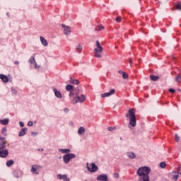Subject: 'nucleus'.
Masks as SVG:
<instances>
[{
  "mask_svg": "<svg viewBox=\"0 0 181 181\" xmlns=\"http://www.w3.org/2000/svg\"><path fill=\"white\" fill-rule=\"evenodd\" d=\"M54 95L57 98H62V95L61 92L57 91L56 88L54 89Z\"/></svg>",
  "mask_w": 181,
  "mask_h": 181,
  "instance_id": "19",
  "label": "nucleus"
},
{
  "mask_svg": "<svg viewBox=\"0 0 181 181\" xmlns=\"http://www.w3.org/2000/svg\"><path fill=\"white\" fill-rule=\"evenodd\" d=\"M0 79L4 82V83H7L8 81V78L4 74H0Z\"/></svg>",
  "mask_w": 181,
  "mask_h": 181,
  "instance_id": "17",
  "label": "nucleus"
},
{
  "mask_svg": "<svg viewBox=\"0 0 181 181\" xmlns=\"http://www.w3.org/2000/svg\"><path fill=\"white\" fill-rule=\"evenodd\" d=\"M104 30V26L102 25H98L96 26L95 30L100 31Z\"/></svg>",
  "mask_w": 181,
  "mask_h": 181,
  "instance_id": "27",
  "label": "nucleus"
},
{
  "mask_svg": "<svg viewBox=\"0 0 181 181\" xmlns=\"http://www.w3.org/2000/svg\"><path fill=\"white\" fill-rule=\"evenodd\" d=\"M127 156L130 158V159H134L136 158V155L132 153V152H129L127 153Z\"/></svg>",
  "mask_w": 181,
  "mask_h": 181,
  "instance_id": "24",
  "label": "nucleus"
},
{
  "mask_svg": "<svg viewBox=\"0 0 181 181\" xmlns=\"http://www.w3.org/2000/svg\"><path fill=\"white\" fill-rule=\"evenodd\" d=\"M40 169H42L41 165H34L32 166L31 172L35 175H38L39 174L38 170Z\"/></svg>",
  "mask_w": 181,
  "mask_h": 181,
  "instance_id": "8",
  "label": "nucleus"
},
{
  "mask_svg": "<svg viewBox=\"0 0 181 181\" xmlns=\"http://www.w3.org/2000/svg\"><path fill=\"white\" fill-rule=\"evenodd\" d=\"M150 78H151V79L153 81H158V79H159V77L156 76H153V75H151Z\"/></svg>",
  "mask_w": 181,
  "mask_h": 181,
  "instance_id": "28",
  "label": "nucleus"
},
{
  "mask_svg": "<svg viewBox=\"0 0 181 181\" xmlns=\"http://www.w3.org/2000/svg\"><path fill=\"white\" fill-rule=\"evenodd\" d=\"M13 164H14V161L13 160H9L6 162V166L8 168L13 165Z\"/></svg>",
  "mask_w": 181,
  "mask_h": 181,
  "instance_id": "26",
  "label": "nucleus"
},
{
  "mask_svg": "<svg viewBox=\"0 0 181 181\" xmlns=\"http://www.w3.org/2000/svg\"><path fill=\"white\" fill-rule=\"evenodd\" d=\"M34 66H35V69H38V68H39V66H37V62H35V63H34Z\"/></svg>",
  "mask_w": 181,
  "mask_h": 181,
  "instance_id": "44",
  "label": "nucleus"
},
{
  "mask_svg": "<svg viewBox=\"0 0 181 181\" xmlns=\"http://www.w3.org/2000/svg\"><path fill=\"white\" fill-rule=\"evenodd\" d=\"M150 172L151 169L148 167L139 168L136 172L137 175L139 176L138 181H150L148 175Z\"/></svg>",
  "mask_w": 181,
  "mask_h": 181,
  "instance_id": "1",
  "label": "nucleus"
},
{
  "mask_svg": "<svg viewBox=\"0 0 181 181\" xmlns=\"http://www.w3.org/2000/svg\"><path fill=\"white\" fill-rule=\"evenodd\" d=\"M82 50H83V46L81 45H78V46L76 47V51L78 52V53H81Z\"/></svg>",
  "mask_w": 181,
  "mask_h": 181,
  "instance_id": "25",
  "label": "nucleus"
},
{
  "mask_svg": "<svg viewBox=\"0 0 181 181\" xmlns=\"http://www.w3.org/2000/svg\"><path fill=\"white\" fill-rule=\"evenodd\" d=\"M175 81L176 82L180 83V82L181 81V76H180V75H178V76L175 78Z\"/></svg>",
  "mask_w": 181,
  "mask_h": 181,
  "instance_id": "33",
  "label": "nucleus"
},
{
  "mask_svg": "<svg viewBox=\"0 0 181 181\" xmlns=\"http://www.w3.org/2000/svg\"><path fill=\"white\" fill-rule=\"evenodd\" d=\"M114 129H116V127H107V130L109 132H112Z\"/></svg>",
  "mask_w": 181,
  "mask_h": 181,
  "instance_id": "35",
  "label": "nucleus"
},
{
  "mask_svg": "<svg viewBox=\"0 0 181 181\" xmlns=\"http://www.w3.org/2000/svg\"><path fill=\"white\" fill-rule=\"evenodd\" d=\"M57 177L59 179V180H63L64 181H70V179L67 177V175H61V174H58L57 175Z\"/></svg>",
  "mask_w": 181,
  "mask_h": 181,
  "instance_id": "15",
  "label": "nucleus"
},
{
  "mask_svg": "<svg viewBox=\"0 0 181 181\" xmlns=\"http://www.w3.org/2000/svg\"><path fill=\"white\" fill-rule=\"evenodd\" d=\"M73 88H74V86L73 85H66V90L67 91H71V90H74Z\"/></svg>",
  "mask_w": 181,
  "mask_h": 181,
  "instance_id": "23",
  "label": "nucleus"
},
{
  "mask_svg": "<svg viewBox=\"0 0 181 181\" xmlns=\"http://www.w3.org/2000/svg\"><path fill=\"white\" fill-rule=\"evenodd\" d=\"M29 62H30L31 64H33V63H34V64L36 63L35 57H31V58L30 59Z\"/></svg>",
  "mask_w": 181,
  "mask_h": 181,
  "instance_id": "30",
  "label": "nucleus"
},
{
  "mask_svg": "<svg viewBox=\"0 0 181 181\" xmlns=\"http://www.w3.org/2000/svg\"><path fill=\"white\" fill-rule=\"evenodd\" d=\"M129 63L130 66H132L133 61H132V59H129Z\"/></svg>",
  "mask_w": 181,
  "mask_h": 181,
  "instance_id": "43",
  "label": "nucleus"
},
{
  "mask_svg": "<svg viewBox=\"0 0 181 181\" xmlns=\"http://www.w3.org/2000/svg\"><path fill=\"white\" fill-rule=\"evenodd\" d=\"M97 180L99 181H109L107 174H102L98 175Z\"/></svg>",
  "mask_w": 181,
  "mask_h": 181,
  "instance_id": "11",
  "label": "nucleus"
},
{
  "mask_svg": "<svg viewBox=\"0 0 181 181\" xmlns=\"http://www.w3.org/2000/svg\"><path fill=\"white\" fill-rule=\"evenodd\" d=\"M62 28H64V34L66 35H70V33L71 32V28L69 26H67L66 25L62 24Z\"/></svg>",
  "mask_w": 181,
  "mask_h": 181,
  "instance_id": "12",
  "label": "nucleus"
},
{
  "mask_svg": "<svg viewBox=\"0 0 181 181\" xmlns=\"http://www.w3.org/2000/svg\"><path fill=\"white\" fill-rule=\"evenodd\" d=\"M87 169L90 173H95L98 170L99 168L94 163H92L90 164L87 163Z\"/></svg>",
  "mask_w": 181,
  "mask_h": 181,
  "instance_id": "6",
  "label": "nucleus"
},
{
  "mask_svg": "<svg viewBox=\"0 0 181 181\" xmlns=\"http://www.w3.org/2000/svg\"><path fill=\"white\" fill-rule=\"evenodd\" d=\"M33 125V122H28V126L32 127Z\"/></svg>",
  "mask_w": 181,
  "mask_h": 181,
  "instance_id": "41",
  "label": "nucleus"
},
{
  "mask_svg": "<svg viewBox=\"0 0 181 181\" xmlns=\"http://www.w3.org/2000/svg\"><path fill=\"white\" fill-rule=\"evenodd\" d=\"M86 132V129L84 127H81L78 129V133L80 135L84 134V133Z\"/></svg>",
  "mask_w": 181,
  "mask_h": 181,
  "instance_id": "21",
  "label": "nucleus"
},
{
  "mask_svg": "<svg viewBox=\"0 0 181 181\" xmlns=\"http://www.w3.org/2000/svg\"><path fill=\"white\" fill-rule=\"evenodd\" d=\"M115 93V90L114 89H112L110 90V92H107V93H103L101 95V97L102 98H107V97H110V95H112Z\"/></svg>",
  "mask_w": 181,
  "mask_h": 181,
  "instance_id": "13",
  "label": "nucleus"
},
{
  "mask_svg": "<svg viewBox=\"0 0 181 181\" xmlns=\"http://www.w3.org/2000/svg\"><path fill=\"white\" fill-rule=\"evenodd\" d=\"M115 175H118L117 173H115Z\"/></svg>",
  "mask_w": 181,
  "mask_h": 181,
  "instance_id": "49",
  "label": "nucleus"
},
{
  "mask_svg": "<svg viewBox=\"0 0 181 181\" xmlns=\"http://www.w3.org/2000/svg\"><path fill=\"white\" fill-rule=\"evenodd\" d=\"M96 46L98 48L94 49L95 57L96 58H101L102 55L100 53L103 51V48L100 46L99 41H96Z\"/></svg>",
  "mask_w": 181,
  "mask_h": 181,
  "instance_id": "3",
  "label": "nucleus"
},
{
  "mask_svg": "<svg viewBox=\"0 0 181 181\" xmlns=\"http://www.w3.org/2000/svg\"><path fill=\"white\" fill-rule=\"evenodd\" d=\"M14 64H15V65H17V66H18V65H19V62H18V61H16V62H14Z\"/></svg>",
  "mask_w": 181,
  "mask_h": 181,
  "instance_id": "45",
  "label": "nucleus"
},
{
  "mask_svg": "<svg viewBox=\"0 0 181 181\" xmlns=\"http://www.w3.org/2000/svg\"><path fill=\"white\" fill-rule=\"evenodd\" d=\"M115 21L117 23H119L121 22V18L120 17H117L115 18Z\"/></svg>",
  "mask_w": 181,
  "mask_h": 181,
  "instance_id": "36",
  "label": "nucleus"
},
{
  "mask_svg": "<svg viewBox=\"0 0 181 181\" xmlns=\"http://www.w3.org/2000/svg\"><path fill=\"white\" fill-rule=\"evenodd\" d=\"M170 177L175 181H177L179 179V173L173 172L169 174Z\"/></svg>",
  "mask_w": 181,
  "mask_h": 181,
  "instance_id": "10",
  "label": "nucleus"
},
{
  "mask_svg": "<svg viewBox=\"0 0 181 181\" xmlns=\"http://www.w3.org/2000/svg\"><path fill=\"white\" fill-rule=\"evenodd\" d=\"M175 8H176L177 10H181V4H176Z\"/></svg>",
  "mask_w": 181,
  "mask_h": 181,
  "instance_id": "37",
  "label": "nucleus"
},
{
  "mask_svg": "<svg viewBox=\"0 0 181 181\" xmlns=\"http://www.w3.org/2000/svg\"><path fill=\"white\" fill-rule=\"evenodd\" d=\"M6 132H7V129L6 127L1 129V134H4V136H6Z\"/></svg>",
  "mask_w": 181,
  "mask_h": 181,
  "instance_id": "31",
  "label": "nucleus"
},
{
  "mask_svg": "<svg viewBox=\"0 0 181 181\" xmlns=\"http://www.w3.org/2000/svg\"><path fill=\"white\" fill-rule=\"evenodd\" d=\"M32 135H34V136H35L37 135V133L32 132Z\"/></svg>",
  "mask_w": 181,
  "mask_h": 181,
  "instance_id": "47",
  "label": "nucleus"
},
{
  "mask_svg": "<svg viewBox=\"0 0 181 181\" xmlns=\"http://www.w3.org/2000/svg\"><path fill=\"white\" fill-rule=\"evenodd\" d=\"M28 132V129L27 128H23L21 129V131L19 132L18 133V136H23L24 135H25L27 134Z\"/></svg>",
  "mask_w": 181,
  "mask_h": 181,
  "instance_id": "16",
  "label": "nucleus"
},
{
  "mask_svg": "<svg viewBox=\"0 0 181 181\" xmlns=\"http://www.w3.org/2000/svg\"><path fill=\"white\" fill-rule=\"evenodd\" d=\"M80 94V90L78 88H75L74 90H72L71 92H70V97H72V98H74V97H78Z\"/></svg>",
  "mask_w": 181,
  "mask_h": 181,
  "instance_id": "9",
  "label": "nucleus"
},
{
  "mask_svg": "<svg viewBox=\"0 0 181 181\" xmlns=\"http://www.w3.org/2000/svg\"><path fill=\"white\" fill-rule=\"evenodd\" d=\"M42 45L47 47L48 45L47 41L43 37H40Z\"/></svg>",
  "mask_w": 181,
  "mask_h": 181,
  "instance_id": "20",
  "label": "nucleus"
},
{
  "mask_svg": "<svg viewBox=\"0 0 181 181\" xmlns=\"http://www.w3.org/2000/svg\"><path fill=\"white\" fill-rule=\"evenodd\" d=\"M177 171H178V173L181 175V165H180V166L178 167Z\"/></svg>",
  "mask_w": 181,
  "mask_h": 181,
  "instance_id": "40",
  "label": "nucleus"
},
{
  "mask_svg": "<svg viewBox=\"0 0 181 181\" xmlns=\"http://www.w3.org/2000/svg\"><path fill=\"white\" fill-rule=\"evenodd\" d=\"M175 141H176L177 142H179V141H180V136H177V134L175 135Z\"/></svg>",
  "mask_w": 181,
  "mask_h": 181,
  "instance_id": "38",
  "label": "nucleus"
},
{
  "mask_svg": "<svg viewBox=\"0 0 181 181\" xmlns=\"http://www.w3.org/2000/svg\"><path fill=\"white\" fill-rule=\"evenodd\" d=\"M69 83L74 85H78L80 83V81L78 79H73L72 78H71Z\"/></svg>",
  "mask_w": 181,
  "mask_h": 181,
  "instance_id": "18",
  "label": "nucleus"
},
{
  "mask_svg": "<svg viewBox=\"0 0 181 181\" xmlns=\"http://www.w3.org/2000/svg\"><path fill=\"white\" fill-rule=\"evenodd\" d=\"M6 142V138L0 136V151L5 149Z\"/></svg>",
  "mask_w": 181,
  "mask_h": 181,
  "instance_id": "7",
  "label": "nucleus"
},
{
  "mask_svg": "<svg viewBox=\"0 0 181 181\" xmlns=\"http://www.w3.org/2000/svg\"><path fill=\"white\" fill-rule=\"evenodd\" d=\"M8 150H0V157L2 158H5L8 156Z\"/></svg>",
  "mask_w": 181,
  "mask_h": 181,
  "instance_id": "14",
  "label": "nucleus"
},
{
  "mask_svg": "<svg viewBox=\"0 0 181 181\" xmlns=\"http://www.w3.org/2000/svg\"><path fill=\"white\" fill-rule=\"evenodd\" d=\"M59 151L62 153L66 154V153H69L71 150L70 149H61V150H59Z\"/></svg>",
  "mask_w": 181,
  "mask_h": 181,
  "instance_id": "29",
  "label": "nucleus"
},
{
  "mask_svg": "<svg viewBox=\"0 0 181 181\" xmlns=\"http://www.w3.org/2000/svg\"><path fill=\"white\" fill-rule=\"evenodd\" d=\"M169 92L171 93H175V90L173 88H170V89H169Z\"/></svg>",
  "mask_w": 181,
  "mask_h": 181,
  "instance_id": "39",
  "label": "nucleus"
},
{
  "mask_svg": "<svg viewBox=\"0 0 181 181\" xmlns=\"http://www.w3.org/2000/svg\"><path fill=\"white\" fill-rule=\"evenodd\" d=\"M76 158V154H74V153H67L65 156H64L63 159H64V162L66 164H69L71 160L74 159Z\"/></svg>",
  "mask_w": 181,
  "mask_h": 181,
  "instance_id": "5",
  "label": "nucleus"
},
{
  "mask_svg": "<svg viewBox=\"0 0 181 181\" xmlns=\"http://www.w3.org/2000/svg\"><path fill=\"white\" fill-rule=\"evenodd\" d=\"M123 73H124V71H123L122 70H119V74H123Z\"/></svg>",
  "mask_w": 181,
  "mask_h": 181,
  "instance_id": "46",
  "label": "nucleus"
},
{
  "mask_svg": "<svg viewBox=\"0 0 181 181\" xmlns=\"http://www.w3.org/2000/svg\"><path fill=\"white\" fill-rule=\"evenodd\" d=\"M86 100V96L85 95H81L78 96H74V98H72V104H77L78 103H83Z\"/></svg>",
  "mask_w": 181,
  "mask_h": 181,
  "instance_id": "4",
  "label": "nucleus"
},
{
  "mask_svg": "<svg viewBox=\"0 0 181 181\" xmlns=\"http://www.w3.org/2000/svg\"><path fill=\"white\" fill-rule=\"evenodd\" d=\"M19 125H20V127H23L24 123L23 122H19Z\"/></svg>",
  "mask_w": 181,
  "mask_h": 181,
  "instance_id": "42",
  "label": "nucleus"
},
{
  "mask_svg": "<svg viewBox=\"0 0 181 181\" xmlns=\"http://www.w3.org/2000/svg\"><path fill=\"white\" fill-rule=\"evenodd\" d=\"M160 168H162V169L165 168V167H166V163H165V162L160 163Z\"/></svg>",
  "mask_w": 181,
  "mask_h": 181,
  "instance_id": "32",
  "label": "nucleus"
},
{
  "mask_svg": "<svg viewBox=\"0 0 181 181\" xmlns=\"http://www.w3.org/2000/svg\"><path fill=\"white\" fill-rule=\"evenodd\" d=\"M38 151H44V149L43 148L38 149Z\"/></svg>",
  "mask_w": 181,
  "mask_h": 181,
  "instance_id": "48",
  "label": "nucleus"
},
{
  "mask_svg": "<svg viewBox=\"0 0 181 181\" xmlns=\"http://www.w3.org/2000/svg\"><path fill=\"white\" fill-rule=\"evenodd\" d=\"M136 111L134 108L130 109L128 113L126 114L127 119L129 120V124L134 127L136 125Z\"/></svg>",
  "mask_w": 181,
  "mask_h": 181,
  "instance_id": "2",
  "label": "nucleus"
},
{
  "mask_svg": "<svg viewBox=\"0 0 181 181\" xmlns=\"http://www.w3.org/2000/svg\"><path fill=\"white\" fill-rule=\"evenodd\" d=\"M8 122H9L8 119H4L0 121V123H1L2 125H8Z\"/></svg>",
  "mask_w": 181,
  "mask_h": 181,
  "instance_id": "22",
  "label": "nucleus"
},
{
  "mask_svg": "<svg viewBox=\"0 0 181 181\" xmlns=\"http://www.w3.org/2000/svg\"><path fill=\"white\" fill-rule=\"evenodd\" d=\"M122 78L124 79H127L128 78V74L126 72H122Z\"/></svg>",
  "mask_w": 181,
  "mask_h": 181,
  "instance_id": "34",
  "label": "nucleus"
}]
</instances>
